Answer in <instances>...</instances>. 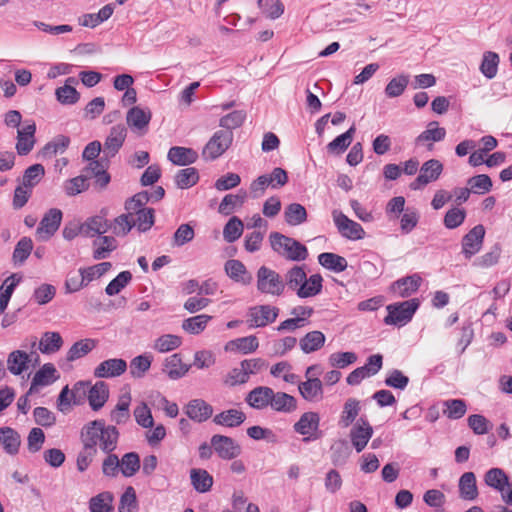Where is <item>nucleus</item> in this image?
<instances>
[{
  "label": "nucleus",
  "instance_id": "obj_17",
  "mask_svg": "<svg viewBox=\"0 0 512 512\" xmlns=\"http://www.w3.org/2000/svg\"><path fill=\"white\" fill-rule=\"evenodd\" d=\"M373 428L364 419H360L350 430V439L355 450L360 453L367 446L369 440L372 438Z\"/></svg>",
  "mask_w": 512,
  "mask_h": 512
},
{
  "label": "nucleus",
  "instance_id": "obj_33",
  "mask_svg": "<svg viewBox=\"0 0 512 512\" xmlns=\"http://www.w3.org/2000/svg\"><path fill=\"white\" fill-rule=\"evenodd\" d=\"M270 407L282 413H291L297 408V401L292 396L285 392H274L271 397Z\"/></svg>",
  "mask_w": 512,
  "mask_h": 512
},
{
  "label": "nucleus",
  "instance_id": "obj_28",
  "mask_svg": "<svg viewBox=\"0 0 512 512\" xmlns=\"http://www.w3.org/2000/svg\"><path fill=\"white\" fill-rule=\"evenodd\" d=\"M459 496L463 500L473 501L478 497L476 476L473 472H465L461 475L459 482Z\"/></svg>",
  "mask_w": 512,
  "mask_h": 512
},
{
  "label": "nucleus",
  "instance_id": "obj_32",
  "mask_svg": "<svg viewBox=\"0 0 512 512\" xmlns=\"http://www.w3.org/2000/svg\"><path fill=\"white\" fill-rule=\"evenodd\" d=\"M320 417L316 412H305L294 424V430L301 435H312L319 428Z\"/></svg>",
  "mask_w": 512,
  "mask_h": 512
},
{
  "label": "nucleus",
  "instance_id": "obj_15",
  "mask_svg": "<svg viewBox=\"0 0 512 512\" xmlns=\"http://www.w3.org/2000/svg\"><path fill=\"white\" fill-rule=\"evenodd\" d=\"M151 117L152 113L150 109L135 106L127 112L126 122L132 131L143 135L147 131Z\"/></svg>",
  "mask_w": 512,
  "mask_h": 512
},
{
  "label": "nucleus",
  "instance_id": "obj_30",
  "mask_svg": "<svg viewBox=\"0 0 512 512\" xmlns=\"http://www.w3.org/2000/svg\"><path fill=\"white\" fill-rule=\"evenodd\" d=\"M0 444L7 454H17L21 444L19 433L10 427L0 428Z\"/></svg>",
  "mask_w": 512,
  "mask_h": 512
},
{
  "label": "nucleus",
  "instance_id": "obj_46",
  "mask_svg": "<svg viewBox=\"0 0 512 512\" xmlns=\"http://www.w3.org/2000/svg\"><path fill=\"white\" fill-rule=\"evenodd\" d=\"M113 499V494L108 491L97 494L89 501L90 512H111Z\"/></svg>",
  "mask_w": 512,
  "mask_h": 512
},
{
  "label": "nucleus",
  "instance_id": "obj_51",
  "mask_svg": "<svg viewBox=\"0 0 512 512\" xmlns=\"http://www.w3.org/2000/svg\"><path fill=\"white\" fill-rule=\"evenodd\" d=\"M181 343L182 339L180 336L174 334H164L154 341L153 348L160 353H166L177 349Z\"/></svg>",
  "mask_w": 512,
  "mask_h": 512
},
{
  "label": "nucleus",
  "instance_id": "obj_9",
  "mask_svg": "<svg viewBox=\"0 0 512 512\" xmlns=\"http://www.w3.org/2000/svg\"><path fill=\"white\" fill-rule=\"evenodd\" d=\"M279 309L270 305H259L249 309L247 323L251 328L265 327L278 317Z\"/></svg>",
  "mask_w": 512,
  "mask_h": 512
},
{
  "label": "nucleus",
  "instance_id": "obj_11",
  "mask_svg": "<svg viewBox=\"0 0 512 512\" xmlns=\"http://www.w3.org/2000/svg\"><path fill=\"white\" fill-rule=\"evenodd\" d=\"M211 445L216 454L223 460H232L241 454V447L228 436L215 434L211 437Z\"/></svg>",
  "mask_w": 512,
  "mask_h": 512
},
{
  "label": "nucleus",
  "instance_id": "obj_63",
  "mask_svg": "<svg viewBox=\"0 0 512 512\" xmlns=\"http://www.w3.org/2000/svg\"><path fill=\"white\" fill-rule=\"evenodd\" d=\"M245 118L246 113L243 110H236L223 116L219 121V125L222 128H225V131H231L240 127L243 124Z\"/></svg>",
  "mask_w": 512,
  "mask_h": 512
},
{
  "label": "nucleus",
  "instance_id": "obj_35",
  "mask_svg": "<svg viewBox=\"0 0 512 512\" xmlns=\"http://www.w3.org/2000/svg\"><path fill=\"white\" fill-rule=\"evenodd\" d=\"M225 271L231 279L244 285L252 281L251 274L247 272L246 267L239 260H228L225 263Z\"/></svg>",
  "mask_w": 512,
  "mask_h": 512
},
{
  "label": "nucleus",
  "instance_id": "obj_55",
  "mask_svg": "<svg viewBox=\"0 0 512 512\" xmlns=\"http://www.w3.org/2000/svg\"><path fill=\"white\" fill-rule=\"evenodd\" d=\"M198 180V171L193 167L179 170L175 176L176 185L181 189H187L194 186Z\"/></svg>",
  "mask_w": 512,
  "mask_h": 512
},
{
  "label": "nucleus",
  "instance_id": "obj_50",
  "mask_svg": "<svg viewBox=\"0 0 512 512\" xmlns=\"http://www.w3.org/2000/svg\"><path fill=\"white\" fill-rule=\"evenodd\" d=\"M499 61L497 53L491 51L485 52L480 65L481 73L488 79L494 78L498 72Z\"/></svg>",
  "mask_w": 512,
  "mask_h": 512
},
{
  "label": "nucleus",
  "instance_id": "obj_56",
  "mask_svg": "<svg viewBox=\"0 0 512 512\" xmlns=\"http://www.w3.org/2000/svg\"><path fill=\"white\" fill-rule=\"evenodd\" d=\"M246 199V192L239 191L238 194H227L219 205V212L224 215H229L233 212L236 206H241Z\"/></svg>",
  "mask_w": 512,
  "mask_h": 512
},
{
  "label": "nucleus",
  "instance_id": "obj_13",
  "mask_svg": "<svg viewBox=\"0 0 512 512\" xmlns=\"http://www.w3.org/2000/svg\"><path fill=\"white\" fill-rule=\"evenodd\" d=\"M485 484L498 491L504 502V497L509 494L512 487V481L509 480L507 474L501 468H491L484 475Z\"/></svg>",
  "mask_w": 512,
  "mask_h": 512
},
{
  "label": "nucleus",
  "instance_id": "obj_4",
  "mask_svg": "<svg viewBox=\"0 0 512 512\" xmlns=\"http://www.w3.org/2000/svg\"><path fill=\"white\" fill-rule=\"evenodd\" d=\"M419 307V300L414 298L387 306L388 315L384 318L387 325L402 326L407 324Z\"/></svg>",
  "mask_w": 512,
  "mask_h": 512
},
{
  "label": "nucleus",
  "instance_id": "obj_14",
  "mask_svg": "<svg viewBox=\"0 0 512 512\" xmlns=\"http://www.w3.org/2000/svg\"><path fill=\"white\" fill-rule=\"evenodd\" d=\"M485 236V229L483 225H476L473 227L462 239V253L466 259H470L477 254L482 245Z\"/></svg>",
  "mask_w": 512,
  "mask_h": 512
},
{
  "label": "nucleus",
  "instance_id": "obj_8",
  "mask_svg": "<svg viewBox=\"0 0 512 512\" xmlns=\"http://www.w3.org/2000/svg\"><path fill=\"white\" fill-rule=\"evenodd\" d=\"M332 216L338 231L343 237L350 240H360L364 238L365 231L359 223L349 219L338 210H334Z\"/></svg>",
  "mask_w": 512,
  "mask_h": 512
},
{
  "label": "nucleus",
  "instance_id": "obj_43",
  "mask_svg": "<svg viewBox=\"0 0 512 512\" xmlns=\"http://www.w3.org/2000/svg\"><path fill=\"white\" fill-rule=\"evenodd\" d=\"M355 132L356 128L353 125L345 133L337 136L333 141H331L327 145V150L334 154L343 153L352 143Z\"/></svg>",
  "mask_w": 512,
  "mask_h": 512
},
{
  "label": "nucleus",
  "instance_id": "obj_2",
  "mask_svg": "<svg viewBox=\"0 0 512 512\" xmlns=\"http://www.w3.org/2000/svg\"><path fill=\"white\" fill-rule=\"evenodd\" d=\"M119 432L115 426H105L104 421L94 420L86 424L81 431L82 442H88L93 447L100 449L104 453H110L117 447Z\"/></svg>",
  "mask_w": 512,
  "mask_h": 512
},
{
  "label": "nucleus",
  "instance_id": "obj_26",
  "mask_svg": "<svg viewBox=\"0 0 512 512\" xmlns=\"http://www.w3.org/2000/svg\"><path fill=\"white\" fill-rule=\"evenodd\" d=\"M420 283V276H407L395 281L391 285V290L396 296L405 298L416 292L420 286Z\"/></svg>",
  "mask_w": 512,
  "mask_h": 512
},
{
  "label": "nucleus",
  "instance_id": "obj_37",
  "mask_svg": "<svg viewBox=\"0 0 512 512\" xmlns=\"http://www.w3.org/2000/svg\"><path fill=\"white\" fill-rule=\"evenodd\" d=\"M190 479L192 486L199 493H206L212 488L213 477L205 469H191Z\"/></svg>",
  "mask_w": 512,
  "mask_h": 512
},
{
  "label": "nucleus",
  "instance_id": "obj_53",
  "mask_svg": "<svg viewBox=\"0 0 512 512\" xmlns=\"http://www.w3.org/2000/svg\"><path fill=\"white\" fill-rule=\"evenodd\" d=\"M243 233V222L238 217L234 216L229 219L223 229L224 240L228 243H233L241 237Z\"/></svg>",
  "mask_w": 512,
  "mask_h": 512
},
{
  "label": "nucleus",
  "instance_id": "obj_29",
  "mask_svg": "<svg viewBox=\"0 0 512 512\" xmlns=\"http://www.w3.org/2000/svg\"><path fill=\"white\" fill-rule=\"evenodd\" d=\"M190 367L182 362L180 354L175 353L165 359L163 371L170 379L176 380L183 377Z\"/></svg>",
  "mask_w": 512,
  "mask_h": 512
},
{
  "label": "nucleus",
  "instance_id": "obj_42",
  "mask_svg": "<svg viewBox=\"0 0 512 512\" xmlns=\"http://www.w3.org/2000/svg\"><path fill=\"white\" fill-rule=\"evenodd\" d=\"M360 401L355 398H349L345 401L343 411L340 417V425L344 428L350 426L360 412Z\"/></svg>",
  "mask_w": 512,
  "mask_h": 512
},
{
  "label": "nucleus",
  "instance_id": "obj_44",
  "mask_svg": "<svg viewBox=\"0 0 512 512\" xmlns=\"http://www.w3.org/2000/svg\"><path fill=\"white\" fill-rule=\"evenodd\" d=\"M284 218L287 224L297 226L307 220V211L303 205L291 203L285 208Z\"/></svg>",
  "mask_w": 512,
  "mask_h": 512
},
{
  "label": "nucleus",
  "instance_id": "obj_40",
  "mask_svg": "<svg viewBox=\"0 0 512 512\" xmlns=\"http://www.w3.org/2000/svg\"><path fill=\"white\" fill-rule=\"evenodd\" d=\"M63 345V339L58 332H45L43 333L38 349L43 354H53L60 350Z\"/></svg>",
  "mask_w": 512,
  "mask_h": 512
},
{
  "label": "nucleus",
  "instance_id": "obj_58",
  "mask_svg": "<svg viewBox=\"0 0 512 512\" xmlns=\"http://www.w3.org/2000/svg\"><path fill=\"white\" fill-rule=\"evenodd\" d=\"M258 7L269 19H277L284 13V4L280 0H258Z\"/></svg>",
  "mask_w": 512,
  "mask_h": 512
},
{
  "label": "nucleus",
  "instance_id": "obj_21",
  "mask_svg": "<svg viewBox=\"0 0 512 512\" xmlns=\"http://www.w3.org/2000/svg\"><path fill=\"white\" fill-rule=\"evenodd\" d=\"M185 414L198 423L208 420L213 414V407L203 399H193L184 408Z\"/></svg>",
  "mask_w": 512,
  "mask_h": 512
},
{
  "label": "nucleus",
  "instance_id": "obj_49",
  "mask_svg": "<svg viewBox=\"0 0 512 512\" xmlns=\"http://www.w3.org/2000/svg\"><path fill=\"white\" fill-rule=\"evenodd\" d=\"M96 345L93 339H82L75 342L67 352V360L72 362L87 355Z\"/></svg>",
  "mask_w": 512,
  "mask_h": 512
},
{
  "label": "nucleus",
  "instance_id": "obj_62",
  "mask_svg": "<svg viewBox=\"0 0 512 512\" xmlns=\"http://www.w3.org/2000/svg\"><path fill=\"white\" fill-rule=\"evenodd\" d=\"M44 174V167L41 164H34L25 170L22 178V184L33 188L40 182Z\"/></svg>",
  "mask_w": 512,
  "mask_h": 512
},
{
  "label": "nucleus",
  "instance_id": "obj_45",
  "mask_svg": "<svg viewBox=\"0 0 512 512\" xmlns=\"http://www.w3.org/2000/svg\"><path fill=\"white\" fill-rule=\"evenodd\" d=\"M211 319L212 316L206 314H200L187 318L182 322V329L189 334H200L202 331H204Z\"/></svg>",
  "mask_w": 512,
  "mask_h": 512
},
{
  "label": "nucleus",
  "instance_id": "obj_1",
  "mask_svg": "<svg viewBox=\"0 0 512 512\" xmlns=\"http://www.w3.org/2000/svg\"><path fill=\"white\" fill-rule=\"evenodd\" d=\"M283 281L299 298H309L321 292L323 278L320 274L307 277L305 266L295 265L285 273Z\"/></svg>",
  "mask_w": 512,
  "mask_h": 512
},
{
  "label": "nucleus",
  "instance_id": "obj_12",
  "mask_svg": "<svg viewBox=\"0 0 512 512\" xmlns=\"http://www.w3.org/2000/svg\"><path fill=\"white\" fill-rule=\"evenodd\" d=\"M62 221V212L60 209L51 208L42 218L36 230L37 237L46 241L58 230Z\"/></svg>",
  "mask_w": 512,
  "mask_h": 512
},
{
  "label": "nucleus",
  "instance_id": "obj_31",
  "mask_svg": "<svg viewBox=\"0 0 512 512\" xmlns=\"http://www.w3.org/2000/svg\"><path fill=\"white\" fill-rule=\"evenodd\" d=\"M246 420L244 412L237 409H228L217 414L213 418L216 425L234 428L240 426Z\"/></svg>",
  "mask_w": 512,
  "mask_h": 512
},
{
  "label": "nucleus",
  "instance_id": "obj_24",
  "mask_svg": "<svg viewBox=\"0 0 512 512\" xmlns=\"http://www.w3.org/2000/svg\"><path fill=\"white\" fill-rule=\"evenodd\" d=\"M301 396L309 402H318L323 399V385L319 378L309 377L298 385Z\"/></svg>",
  "mask_w": 512,
  "mask_h": 512
},
{
  "label": "nucleus",
  "instance_id": "obj_41",
  "mask_svg": "<svg viewBox=\"0 0 512 512\" xmlns=\"http://www.w3.org/2000/svg\"><path fill=\"white\" fill-rule=\"evenodd\" d=\"M318 262L324 268L337 273L343 272L348 266L347 260L344 257L330 252L321 253L318 256Z\"/></svg>",
  "mask_w": 512,
  "mask_h": 512
},
{
  "label": "nucleus",
  "instance_id": "obj_60",
  "mask_svg": "<svg viewBox=\"0 0 512 512\" xmlns=\"http://www.w3.org/2000/svg\"><path fill=\"white\" fill-rule=\"evenodd\" d=\"M33 242L28 237L21 238L13 251V261L15 264H22L31 254Z\"/></svg>",
  "mask_w": 512,
  "mask_h": 512
},
{
  "label": "nucleus",
  "instance_id": "obj_61",
  "mask_svg": "<svg viewBox=\"0 0 512 512\" xmlns=\"http://www.w3.org/2000/svg\"><path fill=\"white\" fill-rule=\"evenodd\" d=\"M356 361L357 355L354 352H336L328 358L329 365L338 369H343Z\"/></svg>",
  "mask_w": 512,
  "mask_h": 512
},
{
  "label": "nucleus",
  "instance_id": "obj_36",
  "mask_svg": "<svg viewBox=\"0 0 512 512\" xmlns=\"http://www.w3.org/2000/svg\"><path fill=\"white\" fill-rule=\"evenodd\" d=\"M118 246L116 239L112 236H101L93 242V258L95 260L105 259Z\"/></svg>",
  "mask_w": 512,
  "mask_h": 512
},
{
  "label": "nucleus",
  "instance_id": "obj_54",
  "mask_svg": "<svg viewBox=\"0 0 512 512\" xmlns=\"http://www.w3.org/2000/svg\"><path fill=\"white\" fill-rule=\"evenodd\" d=\"M445 135L446 130L439 127L438 122L432 121L427 125V129L416 138V141L418 143L426 141L439 142L445 138Z\"/></svg>",
  "mask_w": 512,
  "mask_h": 512
},
{
  "label": "nucleus",
  "instance_id": "obj_23",
  "mask_svg": "<svg viewBox=\"0 0 512 512\" xmlns=\"http://www.w3.org/2000/svg\"><path fill=\"white\" fill-rule=\"evenodd\" d=\"M273 389L267 386H258L251 390L245 398V401L254 409L262 410L270 406Z\"/></svg>",
  "mask_w": 512,
  "mask_h": 512
},
{
  "label": "nucleus",
  "instance_id": "obj_6",
  "mask_svg": "<svg viewBox=\"0 0 512 512\" xmlns=\"http://www.w3.org/2000/svg\"><path fill=\"white\" fill-rule=\"evenodd\" d=\"M37 345L36 337H33L30 343V352L24 350H14L8 354L7 369L12 375H21L28 370L31 361L38 362L39 355L35 351Z\"/></svg>",
  "mask_w": 512,
  "mask_h": 512
},
{
  "label": "nucleus",
  "instance_id": "obj_19",
  "mask_svg": "<svg viewBox=\"0 0 512 512\" xmlns=\"http://www.w3.org/2000/svg\"><path fill=\"white\" fill-rule=\"evenodd\" d=\"M127 136V129L123 124H117L110 129L104 143V154L113 157L122 147Z\"/></svg>",
  "mask_w": 512,
  "mask_h": 512
},
{
  "label": "nucleus",
  "instance_id": "obj_38",
  "mask_svg": "<svg viewBox=\"0 0 512 512\" xmlns=\"http://www.w3.org/2000/svg\"><path fill=\"white\" fill-rule=\"evenodd\" d=\"M130 402L131 396L129 393L123 394L119 397L115 408L111 411V421L116 424H124L130 419Z\"/></svg>",
  "mask_w": 512,
  "mask_h": 512
},
{
  "label": "nucleus",
  "instance_id": "obj_7",
  "mask_svg": "<svg viewBox=\"0 0 512 512\" xmlns=\"http://www.w3.org/2000/svg\"><path fill=\"white\" fill-rule=\"evenodd\" d=\"M233 141L232 131H216L202 150L205 160H215L230 147Z\"/></svg>",
  "mask_w": 512,
  "mask_h": 512
},
{
  "label": "nucleus",
  "instance_id": "obj_20",
  "mask_svg": "<svg viewBox=\"0 0 512 512\" xmlns=\"http://www.w3.org/2000/svg\"><path fill=\"white\" fill-rule=\"evenodd\" d=\"M111 228V223L101 216L96 215L86 219V221L80 224V234L85 237H95L99 235L103 236Z\"/></svg>",
  "mask_w": 512,
  "mask_h": 512
},
{
  "label": "nucleus",
  "instance_id": "obj_47",
  "mask_svg": "<svg viewBox=\"0 0 512 512\" xmlns=\"http://www.w3.org/2000/svg\"><path fill=\"white\" fill-rule=\"evenodd\" d=\"M70 143V139L64 135H58L52 141L48 142L41 150L44 158H51L58 153H63Z\"/></svg>",
  "mask_w": 512,
  "mask_h": 512
},
{
  "label": "nucleus",
  "instance_id": "obj_57",
  "mask_svg": "<svg viewBox=\"0 0 512 512\" xmlns=\"http://www.w3.org/2000/svg\"><path fill=\"white\" fill-rule=\"evenodd\" d=\"M121 472L125 477H131L140 469V459L137 453H126L120 460Z\"/></svg>",
  "mask_w": 512,
  "mask_h": 512
},
{
  "label": "nucleus",
  "instance_id": "obj_39",
  "mask_svg": "<svg viewBox=\"0 0 512 512\" xmlns=\"http://www.w3.org/2000/svg\"><path fill=\"white\" fill-rule=\"evenodd\" d=\"M325 339V335L321 331L314 330L301 338L299 345L304 353L309 354L322 348L324 346Z\"/></svg>",
  "mask_w": 512,
  "mask_h": 512
},
{
  "label": "nucleus",
  "instance_id": "obj_59",
  "mask_svg": "<svg viewBox=\"0 0 512 512\" xmlns=\"http://www.w3.org/2000/svg\"><path fill=\"white\" fill-rule=\"evenodd\" d=\"M82 443L83 448L77 456V469L80 472H84L89 467L98 452L97 448L93 447L88 442Z\"/></svg>",
  "mask_w": 512,
  "mask_h": 512
},
{
  "label": "nucleus",
  "instance_id": "obj_34",
  "mask_svg": "<svg viewBox=\"0 0 512 512\" xmlns=\"http://www.w3.org/2000/svg\"><path fill=\"white\" fill-rule=\"evenodd\" d=\"M76 79L74 77H69L65 85L58 87L55 91V96L57 100L63 105H73L78 102L80 98V94L77 90L71 85L76 83Z\"/></svg>",
  "mask_w": 512,
  "mask_h": 512
},
{
  "label": "nucleus",
  "instance_id": "obj_64",
  "mask_svg": "<svg viewBox=\"0 0 512 512\" xmlns=\"http://www.w3.org/2000/svg\"><path fill=\"white\" fill-rule=\"evenodd\" d=\"M137 506L136 492L133 487L129 486L120 498L119 512H135Z\"/></svg>",
  "mask_w": 512,
  "mask_h": 512
},
{
  "label": "nucleus",
  "instance_id": "obj_27",
  "mask_svg": "<svg viewBox=\"0 0 512 512\" xmlns=\"http://www.w3.org/2000/svg\"><path fill=\"white\" fill-rule=\"evenodd\" d=\"M167 157L175 165L186 166L196 162L198 153L192 148L174 146L169 149Z\"/></svg>",
  "mask_w": 512,
  "mask_h": 512
},
{
  "label": "nucleus",
  "instance_id": "obj_3",
  "mask_svg": "<svg viewBox=\"0 0 512 512\" xmlns=\"http://www.w3.org/2000/svg\"><path fill=\"white\" fill-rule=\"evenodd\" d=\"M269 241L273 251L287 260L303 261L308 257L306 246L279 232H272Z\"/></svg>",
  "mask_w": 512,
  "mask_h": 512
},
{
  "label": "nucleus",
  "instance_id": "obj_52",
  "mask_svg": "<svg viewBox=\"0 0 512 512\" xmlns=\"http://www.w3.org/2000/svg\"><path fill=\"white\" fill-rule=\"evenodd\" d=\"M443 406V414L449 419H460L467 411V405L462 399L446 400L444 401Z\"/></svg>",
  "mask_w": 512,
  "mask_h": 512
},
{
  "label": "nucleus",
  "instance_id": "obj_18",
  "mask_svg": "<svg viewBox=\"0 0 512 512\" xmlns=\"http://www.w3.org/2000/svg\"><path fill=\"white\" fill-rule=\"evenodd\" d=\"M127 370V363L121 358H111L102 361L95 369L97 378H114L122 375Z\"/></svg>",
  "mask_w": 512,
  "mask_h": 512
},
{
  "label": "nucleus",
  "instance_id": "obj_10",
  "mask_svg": "<svg viewBox=\"0 0 512 512\" xmlns=\"http://www.w3.org/2000/svg\"><path fill=\"white\" fill-rule=\"evenodd\" d=\"M443 171L442 163L437 159H430L423 163L418 177L410 184L412 190H418L427 184L436 181Z\"/></svg>",
  "mask_w": 512,
  "mask_h": 512
},
{
  "label": "nucleus",
  "instance_id": "obj_16",
  "mask_svg": "<svg viewBox=\"0 0 512 512\" xmlns=\"http://www.w3.org/2000/svg\"><path fill=\"white\" fill-rule=\"evenodd\" d=\"M36 124L34 121H25L22 128L17 131L16 150L21 156L27 155L35 145Z\"/></svg>",
  "mask_w": 512,
  "mask_h": 512
},
{
  "label": "nucleus",
  "instance_id": "obj_48",
  "mask_svg": "<svg viewBox=\"0 0 512 512\" xmlns=\"http://www.w3.org/2000/svg\"><path fill=\"white\" fill-rule=\"evenodd\" d=\"M152 363V356L143 354L134 357L130 362V374L133 378H142L145 373L150 369Z\"/></svg>",
  "mask_w": 512,
  "mask_h": 512
},
{
  "label": "nucleus",
  "instance_id": "obj_25",
  "mask_svg": "<svg viewBox=\"0 0 512 512\" xmlns=\"http://www.w3.org/2000/svg\"><path fill=\"white\" fill-rule=\"evenodd\" d=\"M109 398L108 385L103 381L96 382L88 389V401L94 411L101 409Z\"/></svg>",
  "mask_w": 512,
  "mask_h": 512
},
{
  "label": "nucleus",
  "instance_id": "obj_22",
  "mask_svg": "<svg viewBox=\"0 0 512 512\" xmlns=\"http://www.w3.org/2000/svg\"><path fill=\"white\" fill-rule=\"evenodd\" d=\"M59 378L57 370L51 363L44 364L33 376L28 394L37 392L39 386H48Z\"/></svg>",
  "mask_w": 512,
  "mask_h": 512
},
{
  "label": "nucleus",
  "instance_id": "obj_5",
  "mask_svg": "<svg viewBox=\"0 0 512 512\" xmlns=\"http://www.w3.org/2000/svg\"><path fill=\"white\" fill-rule=\"evenodd\" d=\"M257 289L264 294L280 296L285 290V284L278 272L261 266L257 271Z\"/></svg>",
  "mask_w": 512,
  "mask_h": 512
}]
</instances>
